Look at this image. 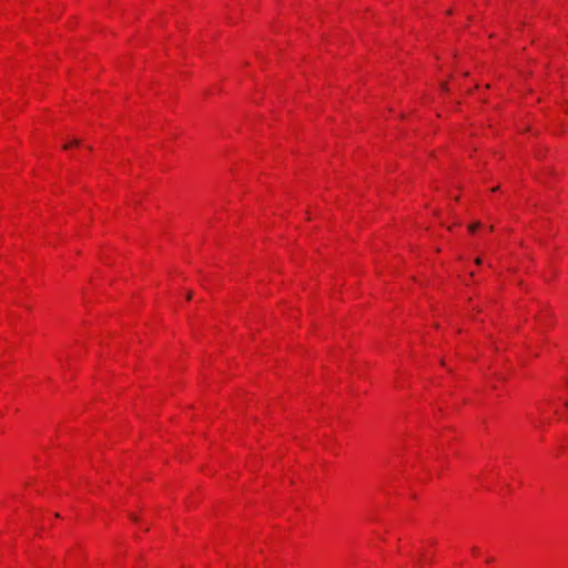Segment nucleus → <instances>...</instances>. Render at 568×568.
<instances>
[{
    "label": "nucleus",
    "mask_w": 568,
    "mask_h": 568,
    "mask_svg": "<svg viewBox=\"0 0 568 568\" xmlns=\"http://www.w3.org/2000/svg\"><path fill=\"white\" fill-rule=\"evenodd\" d=\"M480 226V223L479 222H476L471 225H469V231L470 232H474L475 230H477L478 227Z\"/></svg>",
    "instance_id": "obj_2"
},
{
    "label": "nucleus",
    "mask_w": 568,
    "mask_h": 568,
    "mask_svg": "<svg viewBox=\"0 0 568 568\" xmlns=\"http://www.w3.org/2000/svg\"><path fill=\"white\" fill-rule=\"evenodd\" d=\"M481 263V260L480 258H476V264H480Z\"/></svg>",
    "instance_id": "obj_5"
},
{
    "label": "nucleus",
    "mask_w": 568,
    "mask_h": 568,
    "mask_svg": "<svg viewBox=\"0 0 568 568\" xmlns=\"http://www.w3.org/2000/svg\"><path fill=\"white\" fill-rule=\"evenodd\" d=\"M131 519L134 520V521L138 520V518L134 515H131Z\"/></svg>",
    "instance_id": "obj_4"
},
{
    "label": "nucleus",
    "mask_w": 568,
    "mask_h": 568,
    "mask_svg": "<svg viewBox=\"0 0 568 568\" xmlns=\"http://www.w3.org/2000/svg\"><path fill=\"white\" fill-rule=\"evenodd\" d=\"M80 144H81V140H79V139H74V140H72V142H71V143L64 144V145H63V149H64V150H67V149H69V148H70V145H77V146H78V145H80Z\"/></svg>",
    "instance_id": "obj_1"
},
{
    "label": "nucleus",
    "mask_w": 568,
    "mask_h": 568,
    "mask_svg": "<svg viewBox=\"0 0 568 568\" xmlns=\"http://www.w3.org/2000/svg\"><path fill=\"white\" fill-rule=\"evenodd\" d=\"M186 298H187V300H191V298H192V292H187V294H186Z\"/></svg>",
    "instance_id": "obj_3"
}]
</instances>
